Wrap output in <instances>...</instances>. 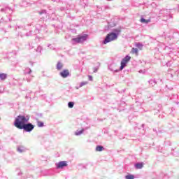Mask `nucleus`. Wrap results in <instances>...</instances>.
<instances>
[{"instance_id": "nucleus-1", "label": "nucleus", "mask_w": 179, "mask_h": 179, "mask_svg": "<svg viewBox=\"0 0 179 179\" xmlns=\"http://www.w3.org/2000/svg\"><path fill=\"white\" fill-rule=\"evenodd\" d=\"M113 31L114 32L107 34L105 40L103 41V44L111 43V41H114V40H117V38H118V36L120 35V33H121V29H113Z\"/></svg>"}, {"instance_id": "nucleus-14", "label": "nucleus", "mask_w": 179, "mask_h": 179, "mask_svg": "<svg viewBox=\"0 0 179 179\" xmlns=\"http://www.w3.org/2000/svg\"><path fill=\"white\" fill-rule=\"evenodd\" d=\"M136 169H141L143 167V163H138L135 165Z\"/></svg>"}, {"instance_id": "nucleus-30", "label": "nucleus", "mask_w": 179, "mask_h": 179, "mask_svg": "<svg viewBox=\"0 0 179 179\" xmlns=\"http://www.w3.org/2000/svg\"><path fill=\"white\" fill-rule=\"evenodd\" d=\"M109 69H110V71H114V70L111 69V66H109Z\"/></svg>"}, {"instance_id": "nucleus-8", "label": "nucleus", "mask_w": 179, "mask_h": 179, "mask_svg": "<svg viewBox=\"0 0 179 179\" xmlns=\"http://www.w3.org/2000/svg\"><path fill=\"white\" fill-rule=\"evenodd\" d=\"M31 72H33L31 71V69L29 68V67H26L24 70H23V73L24 75H30L31 73Z\"/></svg>"}, {"instance_id": "nucleus-22", "label": "nucleus", "mask_w": 179, "mask_h": 179, "mask_svg": "<svg viewBox=\"0 0 179 179\" xmlns=\"http://www.w3.org/2000/svg\"><path fill=\"white\" fill-rule=\"evenodd\" d=\"M82 134H83V129L76 132V135H77V136L82 135Z\"/></svg>"}, {"instance_id": "nucleus-16", "label": "nucleus", "mask_w": 179, "mask_h": 179, "mask_svg": "<svg viewBox=\"0 0 179 179\" xmlns=\"http://www.w3.org/2000/svg\"><path fill=\"white\" fill-rule=\"evenodd\" d=\"M73 106H75V102L70 101L68 103V107L69 108H73Z\"/></svg>"}, {"instance_id": "nucleus-4", "label": "nucleus", "mask_w": 179, "mask_h": 179, "mask_svg": "<svg viewBox=\"0 0 179 179\" xmlns=\"http://www.w3.org/2000/svg\"><path fill=\"white\" fill-rule=\"evenodd\" d=\"M86 40H87V34L83 35V36H80L77 38H73V41H74V43H85V41H86Z\"/></svg>"}, {"instance_id": "nucleus-11", "label": "nucleus", "mask_w": 179, "mask_h": 179, "mask_svg": "<svg viewBox=\"0 0 179 179\" xmlns=\"http://www.w3.org/2000/svg\"><path fill=\"white\" fill-rule=\"evenodd\" d=\"M43 29H44V28L43 27V26L38 25V26L36 28V29H35V34H38V33H40V31H41V30H43Z\"/></svg>"}, {"instance_id": "nucleus-17", "label": "nucleus", "mask_w": 179, "mask_h": 179, "mask_svg": "<svg viewBox=\"0 0 179 179\" xmlns=\"http://www.w3.org/2000/svg\"><path fill=\"white\" fill-rule=\"evenodd\" d=\"M57 69H58V71H60V69H62V64L59 62H58L57 64Z\"/></svg>"}, {"instance_id": "nucleus-13", "label": "nucleus", "mask_w": 179, "mask_h": 179, "mask_svg": "<svg viewBox=\"0 0 179 179\" xmlns=\"http://www.w3.org/2000/svg\"><path fill=\"white\" fill-rule=\"evenodd\" d=\"M103 150H104V147L101 146V145H97L96 148V152H103Z\"/></svg>"}, {"instance_id": "nucleus-21", "label": "nucleus", "mask_w": 179, "mask_h": 179, "mask_svg": "<svg viewBox=\"0 0 179 179\" xmlns=\"http://www.w3.org/2000/svg\"><path fill=\"white\" fill-rule=\"evenodd\" d=\"M37 125L39 127H44V123L43 122H38Z\"/></svg>"}, {"instance_id": "nucleus-35", "label": "nucleus", "mask_w": 179, "mask_h": 179, "mask_svg": "<svg viewBox=\"0 0 179 179\" xmlns=\"http://www.w3.org/2000/svg\"><path fill=\"white\" fill-rule=\"evenodd\" d=\"M106 1H113V0H106Z\"/></svg>"}, {"instance_id": "nucleus-9", "label": "nucleus", "mask_w": 179, "mask_h": 179, "mask_svg": "<svg viewBox=\"0 0 179 179\" xmlns=\"http://www.w3.org/2000/svg\"><path fill=\"white\" fill-rule=\"evenodd\" d=\"M148 83L150 85L151 87H153V86L157 85V82H156V79L152 78L148 80Z\"/></svg>"}, {"instance_id": "nucleus-2", "label": "nucleus", "mask_w": 179, "mask_h": 179, "mask_svg": "<svg viewBox=\"0 0 179 179\" xmlns=\"http://www.w3.org/2000/svg\"><path fill=\"white\" fill-rule=\"evenodd\" d=\"M29 122V117L19 115L14 122V126L18 129H23V126Z\"/></svg>"}, {"instance_id": "nucleus-6", "label": "nucleus", "mask_w": 179, "mask_h": 179, "mask_svg": "<svg viewBox=\"0 0 179 179\" xmlns=\"http://www.w3.org/2000/svg\"><path fill=\"white\" fill-rule=\"evenodd\" d=\"M59 75L62 76V78H68V76H71V73L68 69L63 70L59 73Z\"/></svg>"}, {"instance_id": "nucleus-5", "label": "nucleus", "mask_w": 179, "mask_h": 179, "mask_svg": "<svg viewBox=\"0 0 179 179\" xmlns=\"http://www.w3.org/2000/svg\"><path fill=\"white\" fill-rule=\"evenodd\" d=\"M22 129H24V131H26V132H31V131L34 129V125H33L31 123L25 124L22 127Z\"/></svg>"}, {"instance_id": "nucleus-32", "label": "nucleus", "mask_w": 179, "mask_h": 179, "mask_svg": "<svg viewBox=\"0 0 179 179\" xmlns=\"http://www.w3.org/2000/svg\"><path fill=\"white\" fill-rule=\"evenodd\" d=\"M115 72H118V70H115Z\"/></svg>"}, {"instance_id": "nucleus-7", "label": "nucleus", "mask_w": 179, "mask_h": 179, "mask_svg": "<svg viewBox=\"0 0 179 179\" xmlns=\"http://www.w3.org/2000/svg\"><path fill=\"white\" fill-rule=\"evenodd\" d=\"M68 164H66V161L59 162L57 164V169H62L63 167H66Z\"/></svg>"}, {"instance_id": "nucleus-25", "label": "nucleus", "mask_w": 179, "mask_h": 179, "mask_svg": "<svg viewBox=\"0 0 179 179\" xmlns=\"http://www.w3.org/2000/svg\"><path fill=\"white\" fill-rule=\"evenodd\" d=\"M93 71L94 73L97 72V71H99V67H94Z\"/></svg>"}, {"instance_id": "nucleus-34", "label": "nucleus", "mask_w": 179, "mask_h": 179, "mask_svg": "<svg viewBox=\"0 0 179 179\" xmlns=\"http://www.w3.org/2000/svg\"><path fill=\"white\" fill-rule=\"evenodd\" d=\"M176 104H179V102H177Z\"/></svg>"}, {"instance_id": "nucleus-28", "label": "nucleus", "mask_w": 179, "mask_h": 179, "mask_svg": "<svg viewBox=\"0 0 179 179\" xmlns=\"http://www.w3.org/2000/svg\"><path fill=\"white\" fill-rule=\"evenodd\" d=\"M27 82H28V83L31 82V78H27Z\"/></svg>"}, {"instance_id": "nucleus-15", "label": "nucleus", "mask_w": 179, "mask_h": 179, "mask_svg": "<svg viewBox=\"0 0 179 179\" xmlns=\"http://www.w3.org/2000/svg\"><path fill=\"white\" fill-rule=\"evenodd\" d=\"M140 21L141 22V23L148 24L149 22H150V20H146V19L142 17Z\"/></svg>"}, {"instance_id": "nucleus-20", "label": "nucleus", "mask_w": 179, "mask_h": 179, "mask_svg": "<svg viewBox=\"0 0 179 179\" xmlns=\"http://www.w3.org/2000/svg\"><path fill=\"white\" fill-rule=\"evenodd\" d=\"M43 50V48L41 46H38L37 48L36 49V52H41Z\"/></svg>"}, {"instance_id": "nucleus-31", "label": "nucleus", "mask_w": 179, "mask_h": 179, "mask_svg": "<svg viewBox=\"0 0 179 179\" xmlns=\"http://www.w3.org/2000/svg\"><path fill=\"white\" fill-rule=\"evenodd\" d=\"M169 17H171V19L173 18V15H169Z\"/></svg>"}, {"instance_id": "nucleus-19", "label": "nucleus", "mask_w": 179, "mask_h": 179, "mask_svg": "<svg viewBox=\"0 0 179 179\" xmlns=\"http://www.w3.org/2000/svg\"><path fill=\"white\" fill-rule=\"evenodd\" d=\"M125 178L126 179H134V178H135V176H134V175L129 174V175L126 176Z\"/></svg>"}, {"instance_id": "nucleus-18", "label": "nucleus", "mask_w": 179, "mask_h": 179, "mask_svg": "<svg viewBox=\"0 0 179 179\" xmlns=\"http://www.w3.org/2000/svg\"><path fill=\"white\" fill-rule=\"evenodd\" d=\"M131 52L132 54H136V55H138V48H133L131 49Z\"/></svg>"}, {"instance_id": "nucleus-29", "label": "nucleus", "mask_w": 179, "mask_h": 179, "mask_svg": "<svg viewBox=\"0 0 179 179\" xmlns=\"http://www.w3.org/2000/svg\"><path fill=\"white\" fill-rule=\"evenodd\" d=\"M29 63L31 64V66H33V62H29Z\"/></svg>"}, {"instance_id": "nucleus-3", "label": "nucleus", "mask_w": 179, "mask_h": 179, "mask_svg": "<svg viewBox=\"0 0 179 179\" xmlns=\"http://www.w3.org/2000/svg\"><path fill=\"white\" fill-rule=\"evenodd\" d=\"M129 61H131V56L126 55L125 57L123 58L121 61L120 70L122 71V69H124L127 66V64H128Z\"/></svg>"}, {"instance_id": "nucleus-27", "label": "nucleus", "mask_w": 179, "mask_h": 179, "mask_svg": "<svg viewBox=\"0 0 179 179\" xmlns=\"http://www.w3.org/2000/svg\"><path fill=\"white\" fill-rule=\"evenodd\" d=\"M89 80H93V77L92 76H88Z\"/></svg>"}, {"instance_id": "nucleus-12", "label": "nucleus", "mask_w": 179, "mask_h": 179, "mask_svg": "<svg viewBox=\"0 0 179 179\" xmlns=\"http://www.w3.org/2000/svg\"><path fill=\"white\" fill-rule=\"evenodd\" d=\"M8 78V74L1 73H0V80H5Z\"/></svg>"}, {"instance_id": "nucleus-24", "label": "nucleus", "mask_w": 179, "mask_h": 179, "mask_svg": "<svg viewBox=\"0 0 179 179\" xmlns=\"http://www.w3.org/2000/svg\"><path fill=\"white\" fill-rule=\"evenodd\" d=\"M43 13H47V10H42L41 11L39 12V15H43Z\"/></svg>"}, {"instance_id": "nucleus-23", "label": "nucleus", "mask_w": 179, "mask_h": 179, "mask_svg": "<svg viewBox=\"0 0 179 179\" xmlns=\"http://www.w3.org/2000/svg\"><path fill=\"white\" fill-rule=\"evenodd\" d=\"M87 83V82H82V83H80V87H82L83 86H85Z\"/></svg>"}, {"instance_id": "nucleus-10", "label": "nucleus", "mask_w": 179, "mask_h": 179, "mask_svg": "<svg viewBox=\"0 0 179 179\" xmlns=\"http://www.w3.org/2000/svg\"><path fill=\"white\" fill-rule=\"evenodd\" d=\"M32 33H31V31H29V32H27L25 34H22V33H20L19 34V36H20V37H24V36H26V37H30V36H32Z\"/></svg>"}, {"instance_id": "nucleus-33", "label": "nucleus", "mask_w": 179, "mask_h": 179, "mask_svg": "<svg viewBox=\"0 0 179 179\" xmlns=\"http://www.w3.org/2000/svg\"><path fill=\"white\" fill-rule=\"evenodd\" d=\"M32 48H33V47H32V46H31L30 49L31 50Z\"/></svg>"}, {"instance_id": "nucleus-26", "label": "nucleus", "mask_w": 179, "mask_h": 179, "mask_svg": "<svg viewBox=\"0 0 179 179\" xmlns=\"http://www.w3.org/2000/svg\"><path fill=\"white\" fill-rule=\"evenodd\" d=\"M136 47H138V48H141V47H143V45H142V44L138 43L136 44Z\"/></svg>"}]
</instances>
